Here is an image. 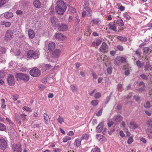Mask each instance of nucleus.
I'll list each match as a JSON object with an SVG mask.
<instances>
[{"instance_id":"nucleus-4","label":"nucleus","mask_w":152,"mask_h":152,"mask_svg":"<svg viewBox=\"0 0 152 152\" xmlns=\"http://www.w3.org/2000/svg\"><path fill=\"white\" fill-rule=\"evenodd\" d=\"M29 73L31 76L37 77L40 75L41 71L37 68L34 67L30 70Z\"/></svg>"},{"instance_id":"nucleus-29","label":"nucleus","mask_w":152,"mask_h":152,"mask_svg":"<svg viewBox=\"0 0 152 152\" xmlns=\"http://www.w3.org/2000/svg\"><path fill=\"white\" fill-rule=\"evenodd\" d=\"M117 38L121 41L126 42L127 40V39L126 37L121 36H118L117 37Z\"/></svg>"},{"instance_id":"nucleus-2","label":"nucleus","mask_w":152,"mask_h":152,"mask_svg":"<svg viewBox=\"0 0 152 152\" xmlns=\"http://www.w3.org/2000/svg\"><path fill=\"white\" fill-rule=\"evenodd\" d=\"M15 78L18 80H21L24 81H27L29 79V75L23 73H17Z\"/></svg>"},{"instance_id":"nucleus-44","label":"nucleus","mask_w":152,"mask_h":152,"mask_svg":"<svg viewBox=\"0 0 152 152\" xmlns=\"http://www.w3.org/2000/svg\"><path fill=\"white\" fill-rule=\"evenodd\" d=\"M133 139L132 137H130L127 141V143L128 144H131L133 141Z\"/></svg>"},{"instance_id":"nucleus-20","label":"nucleus","mask_w":152,"mask_h":152,"mask_svg":"<svg viewBox=\"0 0 152 152\" xmlns=\"http://www.w3.org/2000/svg\"><path fill=\"white\" fill-rule=\"evenodd\" d=\"M28 35L30 38H33L35 36V34L34 31L31 29H29L28 31Z\"/></svg>"},{"instance_id":"nucleus-53","label":"nucleus","mask_w":152,"mask_h":152,"mask_svg":"<svg viewBox=\"0 0 152 152\" xmlns=\"http://www.w3.org/2000/svg\"><path fill=\"white\" fill-rule=\"evenodd\" d=\"M113 124L114 122L112 121H109L107 123V124L109 127H111Z\"/></svg>"},{"instance_id":"nucleus-33","label":"nucleus","mask_w":152,"mask_h":152,"mask_svg":"<svg viewBox=\"0 0 152 152\" xmlns=\"http://www.w3.org/2000/svg\"><path fill=\"white\" fill-rule=\"evenodd\" d=\"M89 137V136L87 134H83L82 135V137H81V140H87Z\"/></svg>"},{"instance_id":"nucleus-58","label":"nucleus","mask_w":152,"mask_h":152,"mask_svg":"<svg viewBox=\"0 0 152 152\" xmlns=\"http://www.w3.org/2000/svg\"><path fill=\"white\" fill-rule=\"evenodd\" d=\"M4 73L1 71H0V78L4 77L5 76Z\"/></svg>"},{"instance_id":"nucleus-57","label":"nucleus","mask_w":152,"mask_h":152,"mask_svg":"<svg viewBox=\"0 0 152 152\" xmlns=\"http://www.w3.org/2000/svg\"><path fill=\"white\" fill-rule=\"evenodd\" d=\"M119 58L121 62L122 63H124L126 61V59L124 57H119Z\"/></svg>"},{"instance_id":"nucleus-62","label":"nucleus","mask_w":152,"mask_h":152,"mask_svg":"<svg viewBox=\"0 0 152 152\" xmlns=\"http://www.w3.org/2000/svg\"><path fill=\"white\" fill-rule=\"evenodd\" d=\"M139 86L140 87H145V85L144 82L141 81L139 84Z\"/></svg>"},{"instance_id":"nucleus-11","label":"nucleus","mask_w":152,"mask_h":152,"mask_svg":"<svg viewBox=\"0 0 152 152\" xmlns=\"http://www.w3.org/2000/svg\"><path fill=\"white\" fill-rule=\"evenodd\" d=\"M13 148L14 149L15 152H20L22 151V149L20 144L14 145L13 146Z\"/></svg>"},{"instance_id":"nucleus-12","label":"nucleus","mask_w":152,"mask_h":152,"mask_svg":"<svg viewBox=\"0 0 152 152\" xmlns=\"http://www.w3.org/2000/svg\"><path fill=\"white\" fill-rule=\"evenodd\" d=\"M55 47V44L54 42H51L48 45V49L50 53H52Z\"/></svg>"},{"instance_id":"nucleus-6","label":"nucleus","mask_w":152,"mask_h":152,"mask_svg":"<svg viewBox=\"0 0 152 152\" xmlns=\"http://www.w3.org/2000/svg\"><path fill=\"white\" fill-rule=\"evenodd\" d=\"M12 31L10 30H8L6 33L4 40L6 41H9L12 38Z\"/></svg>"},{"instance_id":"nucleus-9","label":"nucleus","mask_w":152,"mask_h":152,"mask_svg":"<svg viewBox=\"0 0 152 152\" xmlns=\"http://www.w3.org/2000/svg\"><path fill=\"white\" fill-rule=\"evenodd\" d=\"M58 30L60 31H63L66 30L68 28V26L64 23H59L57 25Z\"/></svg>"},{"instance_id":"nucleus-42","label":"nucleus","mask_w":152,"mask_h":152,"mask_svg":"<svg viewBox=\"0 0 152 152\" xmlns=\"http://www.w3.org/2000/svg\"><path fill=\"white\" fill-rule=\"evenodd\" d=\"M70 87L73 92H76L77 91V88L74 86L71 85Z\"/></svg>"},{"instance_id":"nucleus-32","label":"nucleus","mask_w":152,"mask_h":152,"mask_svg":"<svg viewBox=\"0 0 152 152\" xmlns=\"http://www.w3.org/2000/svg\"><path fill=\"white\" fill-rule=\"evenodd\" d=\"M81 141L80 140H79V139H76V140L75 141V145L77 147H78L80 145H81Z\"/></svg>"},{"instance_id":"nucleus-22","label":"nucleus","mask_w":152,"mask_h":152,"mask_svg":"<svg viewBox=\"0 0 152 152\" xmlns=\"http://www.w3.org/2000/svg\"><path fill=\"white\" fill-rule=\"evenodd\" d=\"M108 25L110 29L114 31H116V27L115 23L112 24L110 23Z\"/></svg>"},{"instance_id":"nucleus-35","label":"nucleus","mask_w":152,"mask_h":152,"mask_svg":"<svg viewBox=\"0 0 152 152\" xmlns=\"http://www.w3.org/2000/svg\"><path fill=\"white\" fill-rule=\"evenodd\" d=\"M91 152H100V149L97 147H96L95 148L92 149Z\"/></svg>"},{"instance_id":"nucleus-37","label":"nucleus","mask_w":152,"mask_h":152,"mask_svg":"<svg viewBox=\"0 0 152 152\" xmlns=\"http://www.w3.org/2000/svg\"><path fill=\"white\" fill-rule=\"evenodd\" d=\"M1 107L2 108H5L6 107V105H5V100L4 99H1Z\"/></svg>"},{"instance_id":"nucleus-46","label":"nucleus","mask_w":152,"mask_h":152,"mask_svg":"<svg viewBox=\"0 0 152 152\" xmlns=\"http://www.w3.org/2000/svg\"><path fill=\"white\" fill-rule=\"evenodd\" d=\"M144 107L146 108H149L150 107V102H147L144 104Z\"/></svg>"},{"instance_id":"nucleus-51","label":"nucleus","mask_w":152,"mask_h":152,"mask_svg":"<svg viewBox=\"0 0 152 152\" xmlns=\"http://www.w3.org/2000/svg\"><path fill=\"white\" fill-rule=\"evenodd\" d=\"M6 51V49L4 48L1 47L0 48V51L2 53H4Z\"/></svg>"},{"instance_id":"nucleus-21","label":"nucleus","mask_w":152,"mask_h":152,"mask_svg":"<svg viewBox=\"0 0 152 152\" xmlns=\"http://www.w3.org/2000/svg\"><path fill=\"white\" fill-rule=\"evenodd\" d=\"M114 23H115L118 26H123L124 25V23L123 20L121 19H118L116 21H115L113 22Z\"/></svg>"},{"instance_id":"nucleus-48","label":"nucleus","mask_w":152,"mask_h":152,"mask_svg":"<svg viewBox=\"0 0 152 152\" xmlns=\"http://www.w3.org/2000/svg\"><path fill=\"white\" fill-rule=\"evenodd\" d=\"M112 72V67H110L108 68L107 69V72L109 74H110Z\"/></svg>"},{"instance_id":"nucleus-52","label":"nucleus","mask_w":152,"mask_h":152,"mask_svg":"<svg viewBox=\"0 0 152 152\" xmlns=\"http://www.w3.org/2000/svg\"><path fill=\"white\" fill-rule=\"evenodd\" d=\"M147 124L149 126L152 127V119L148 120L147 122Z\"/></svg>"},{"instance_id":"nucleus-40","label":"nucleus","mask_w":152,"mask_h":152,"mask_svg":"<svg viewBox=\"0 0 152 152\" xmlns=\"http://www.w3.org/2000/svg\"><path fill=\"white\" fill-rule=\"evenodd\" d=\"M45 69L46 70L50 69L52 66L50 64H45L44 66Z\"/></svg>"},{"instance_id":"nucleus-8","label":"nucleus","mask_w":152,"mask_h":152,"mask_svg":"<svg viewBox=\"0 0 152 152\" xmlns=\"http://www.w3.org/2000/svg\"><path fill=\"white\" fill-rule=\"evenodd\" d=\"M8 84L10 86L14 85L15 83V80L14 76L12 75H9L7 80Z\"/></svg>"},{"instance_id":"nucleus-13","label":"nucleus","mask_w":152,"mask_h":152,"mask_svg":"<svg viewBox=\"0 0 152 152\" xmlns=\"http://www.w3.org/2000/svg\"><path fill=\"white\" fill-rule=\"evenodd\" d=\"M50 20L52 26H57V25H58L57 23L58 20L56 17H52L50 19Z\"/></svg>"},{"instance_id":"nucleus-60","label":"nucleus","mask_w":152,"mask_h":152,"mask_svg":"<svg viewBox=\"0 0 152 152\" xmlns=\"http://www.w3.org/2000/svg\"><path fill=\"white\" fill-rule=\"evenodd\" d=\"M124 17L128 19H129L131 18V17L129 15H128L127 13H124Z\"/></svg>"},{"instance_id":"nucleus-25","label":"nucleus","mask_w":152,"mask_h":152,"mask_svg":"<svg viewBox=\"0 0 152 152\" xmlns=\"http://www.w3.org/2000/svg\"><path fill=\"white\" fill-rule=\"evenodd\" d=\"M1 23L2 25H4L7 27H9L11 25L10 23L9 22L2 21L1 22Z\"/></svg>"},{"instance_id":"nucleus-39","label":"nucleus","mask_w":152,"mask_h":152,"mask_svg":"<svg viewBox=\"0 0 152 152\" xmlns=\"http://www.w3.org/2000/svg\"><path fill=\"white\" fill-rule=\"evenodd\" d=\"M71 137L69 136H66L64 137L63 139V142H67L68 140H70Z\"/></svg>"},{"instance_id":"nucleus-61","label":"nucleus","mask_w":152,"mask_h":152,"mask_svg":"<svg viewBox=\"0 0 152 152\" xmlns=\"http://www.w3.org/2000/svg\"><path fill=\"white\" fill-rule=\"evenodd\" d=\"M151 67V66L149 65H146L144 66L145 70H148Z\"/></svg>"},{"instance_id":"nucleus-38","label":"nucleus","mask_w":152,"mask_h":152,"mask_svg":"<svg viewBox=\"0 0 152 152\" xmlns=\"http://www.w3.org/2000/svg\"><path fill=\"white\" fill-rule=\"evenodd\" d=\"M140 77L145 80H147L148 79V77L145 74H143L140 75Z\"/></svg>"},{"instance_id":"nucleus-49","label":"nucleus","mask_w":152,"mask_h":152,"mask_svg":"<svg viewBox=\"0 0 152 152\" xmlns=\"http://www.w3.org/2000/svg\"><path fill=\"white\" fill-rule=\"evenodd\" d=\"M137 91H139L141 92L145 91V87H142L141 88L136 89Z\"/></svg>"},{"instance_id":"nucleus-45","label":"nucleus","mask_w":152,"mask_h":152,"mask_svg":"<svg viewBox=\"0 0 152 152\" xmlns=\"http://www.w3.org/2000/svg\"><path fill=\"white\" fill-rule=\"evenodd\" d=\"M99 22V20L96 19H93L91 21V23L94 24H97Z\"/></svg>"},{"instance_id":"nucleus-1","label":"nucleus","mask_w":152,"mask_h":152,"mask_svg":"<svg viewBox=\"0 0 152 152\" xmlns=\"http://www.w3.org/2000/svg\"><path fill=\"white\" fill-rule=\"evenodd\" d=\"M55 10L58 14L62 15L64 13L67 7L64 2L62 0H58L56 2Z\"/></svg>"},{"instance_id":"nucleus-7","label":"nucleus","mask_w":152,"mask_h":152,"mask_svg":"<svg viewBox=\"0 0 152 152\" xmlns=\"http://www.w3.org/2000/svg\"><path fill=\"white\" fill-rule=\"evenodd\" d=\"M7 144L6 141L3 139H0V148L4 150L7 148Z\"/></svg>"},{"instance_id":"nucleus-10","label":"nucleus","mask_w":152,"mask_h":152,"mask_svg":"<svg viewBox=\"0 0 152 152\" xmlns=\"http://www.w3.org/2000/svg\"><path fill=\"white\" fill-rule=\"evenodd\" d=\"M61 51L59 49H57L50 53H51V56L53 58H56L60 55Z\"/></svg>"},{"instance_id":"nucleus-47","label":"nucleus","mask_w":152,"mask_h":152,"mask_svg":"<svg viewBox=\"0 0 152 152\" xmlns=\"http://www.w3.org/2000/svg\"><path fill=\"white\" fill-rule=\"evenodd\" d=\"M6 2V1L5 0H0V7L4 5Z\"/></svg>"},{"instance_id":"nucleus-41","label":"nucleus","mask_w":152,"mask_h":152,"mask_svg":"<svg viewBox=\"0 0 152 152\" xmlns=\"http://www.w3.org/2000/svg\"><path fill=\"white\" fill-rule=\"evenodd\" d=\"M101 94L100 93L97 92L94 95V97L96 99L99 98L101 96Z\"/></svg>"},{"instance_id":"nucleus-24","label":"nucleus","mask_w":152,"mask_h":152,"mask_svg":"<svg viewBox=\"0 0 152 152\" xmlns=\"http://www.w3.org/2000/svg\"><path fill=\"white\" fill-rule=\"evenodd\" d=\"M13 16V14L11 12H6L4 14V17L6 18H10Z\"/></svg>"},{"instance_id":"nucleus-26","label":"nucleus","mask_w":152,"mask_h":152,"mask_svg":"<svg viewBox=\"0 0 152 152\" xmlns=\"http://www.w3.org/2000/svg\"><path fill=\"white\" fill-rule=\"evenodd\" d=\"M6 126L0 122V130L4 131L6 130Z\"/></svg>"},{"instance_id":"nucleus-63","label":"nucleus","mask_w":152,"mask_h":152,"mask_svg":"<svg viewBox=\"0 0 152 152\" xmlns=\"http://www.w3.org/2000/svg\"><path fill=\"white\" fill-rule=\"evenodd\" d=\"M134 98L136 102H138L140 98V97L137 96H134Z\"/></svg>"},{"instance_id":"nucleus-18","label":"nucleus","mask_w":152,"mask_h":152,"mask_svg":"<svg viewBox=\"0 0 152 152\" xmlns=\"http://www.w3.org/2000/svg\"><path fill=\"white\" fill-rule=\"evenodd\" d=\"M107 46V44L105 42H103L99 48V50L100 51L104 53L105 52V50Z\"/></svg>"},{"instance_id":"nucleus-43","label":"nucleus","mask_w":152,"mask_h":152,"mask_svg":"<svg viewBox=\"0 0 152 152\" xmlns=\"http://www.w3.org/2000/svg\"><path fill=\"white\" fill-rule=\"evenodd\" d=\"M102 111L103 109L101 108L99 110L98 112L96 113V115L98 117L102 115Z\"/></svg>"},{"instance_id":"nucleus-55","label":"nucleus","mask_w":152,"mask_h":152,"mask_svg":"<svg viewBox=\"0 0 152 152\" xmlns=\"http://www.w3.org/2000/svg\"><path fill=\"white\" fill-rule=\"evenodd\" d=\"M147 133L148 134H152V129H147L146 130Z\"/></svg>"},{"instance_id":"nucleus-50","label":"nucleus","mask_w":152,"mask_h":152,"mask_svg":"<svg viewBox=\"0 0 152 152\" xmlns=\"http://www.w3.org/2000/svg\"><path fill=\"white\" fill-rule=\"evenodd\" d=\"M144 52L145 53H149L150 52H149V48L148 47H145L144 48Z\"/></svg>"},{"instance_id":"nucleus-56","label":"nucleus","mask_w":152,"mask_h":152,"mask_svg":"<svg viewBox=\"0 0 152 152\" xmlns=\"http://www.w3.org/2000/svg\"><path fill=\"white\" fill-rule=\"evenodd\" d=\"M58 121L60 123L62 124V123L64 122V119L63 118L59 117L58 119Z\"/></svg>"},{"instance_id":"nucleus-30","label":"nucleus","mask_w":152,"mask_h":152,"mask_svg":"<svg viewBox=\"0 0 152 152\" xmlns=\"http://www.w3.org/2000/svg\"><path fill=\"white\" fill-rule=\"evenodd\" d=\"M99 101L97 100H93L91 102V104L94 106H97L98 104Z\"/></svg>"},{"instance_id":"nucleus-14","label":"nucleus","mask_w":152,"mask_h":152,"mask_svg":"<svg viewBox=\"0 0 152 152\" xmlns=\"http://www.w3.org/2000/svg\"><path fill=\"white\" fill-rule=\"evenodd\" d=\"M129 127L132 129H135L137 128L138 126V124H136L134 121H131L129 124Z\"/></svg>"},{"instance_id":"nucleus-36","label":"nucleus","mask_w":152,"mask_h":152,"mask_svg":"<svg viewBox=\"0 0 152 152\" xmlns=\"http://www.w3.org/2000/svg\"><path fill=\"white\" fill-rule=\"evenodd\" d=\"M117 5L118 6V8L121 11H124V7L121 5L120 3H118L117 4Z\"/></svg>"},{"instance_id":"nucleus-28","label":"nucleus","mask_w":152,"mask_h":152,"mask_svg":"<svg viewBox=\"0 0 152 152\" xmlns=\"http://www.w3.org/2000/svg\"><path fill=\"white\" fill-rule=\"evenodd\" d=\"M136 64L139 68H141L143 66V64H142L141 61L139 60L137 61Z\"/></svg>"},{"instance_id":"nucleus-64","label":"nucleus","mask_w":152,"mask_h":152,"mask_svg":"<svg viewBox=\"0 0 152 152\" xmlns=\"http://www.w3.org/2000/svg\"><path fill=\"white\" fill-rule=\"evenodd\" d=\"M101 41L100 40H99V39L97 40L95 43L96 45L97 46H99L101 44Z\"/></svg>"},{"instance_id":"nucleus-15","label":"nucleus","mask_w":152,"mask_h":152,"mask_svg":"<svg viewBox=\"0 0 152 152\" xmlns=\"http://www.w3.org/2000/svg\"><path fill=\"white\" fill-rule=\"evenodd\" d=\"M54 36L56 39L58 40H62L65 39L64 36L61 33L56 34Z\"/></svg>"},{"instance_id":"nucleus-16","label":"nucleus","mask_w":152,"mask_h":152,"mask_svg":"<svg viewBox=\"0 0 152 152\" xmlns=\"http://www.w3.org/2000/svg\"><path fill=\"white\" fill-rule=\"evenodd\" d=\"M103 128V124L100 123L96 128V132L98 133H100L102 130Z\"/></svg>"},{"instance_id":"nucleus-27","label":"nucleus","mask_w":152,"mask_h":152,"mask_svg":"<svg viewBox=\"0 0 152 152\" xmlns=\"http://www.w3.org/2000/svg\"><path fill=\"white\" fill-rule=\"evenodd\" d=\"M80 21V20L77 14H76L75 20V23L77 26H78L79 23Z\"/></svg>"},{"instance_id":"nucleus-19","label":"nucleus","mask_w":152,"mask_h":152,"mask_svg":"<svg viewBox=\"0 0 152 152\" xmlns=\"http://www.w3.org/2000/svg\"><path fill=\"white\" fill-rule=\"evenodd\" d=\"M33 4L34 7L37 8L40 7L41 3L39 0H34Z\"/></svg>"},{"instance_id":"nucleus-34","label":"nucleus","mask_w":152,"mask_h":152,"mask_svg":"<svg viewBox=\"0 0 152 152\" xmlns=\"http://www.w3.org/2000/svg\"><path fill=\"white\" fill-rule=\"evenodd\" d=\"M121 61L119 58V57L117 58L114 61L115 64L117 65H120L121 64Z\"/></svg>"},{"instance_id":"nucleus-59","label":"nucleus","mask_w":152,"mask_h":152,"mask_svg":"<svg viewBox=\"0 0 152 152\" xmlns=\"http://www.w3.org/2000/svg\"><path fill=\"white\" fill-rule=\"evenodd\" d=\"M23 109L24 110L28 111L31 109V108L25 106L23 107Z\"/></svg>"},{"instance_id":"nucleus-5","label":"nucleus","mask_w":152,"mask_h":152,"mask_svg":"<svg viewBox=\"0 0 152 152\" xmlns=\"http://www.w3.org/2000/svg\"><path fill=\"white\" fill-rule=\"evenodd\" d=\"M92 15V11L88 7H84L83 12H82V17H84L87 15L88 16H91Z\"/></svg>"},{"instance_id":"nucleus-17","label":"nucleus","mask_w":152,"mask_h":152,"mask_svg":"<svg viewBox=\"0 0 152 152\" xmlns=\"http://www.w3.org/2000/svg\"><path fill=\"white\" fill-rule=\"evenodd\" d=\"M123 117L120 115H116L114 116L113 118V120L116 122H119L121 121L123 119Z\"/></svg>"},{"instance_id":"nucleus-31","label":"nucleus","mask_w":152,"mask_h":152,"mask_svg":"<svg viewBox=\"0 0 152 152\" xmlns=\"http://www.w3.org/2000/svg\"><path fill=\"white\" fill-rule=\"evenodd\" d=\"M21 119L20 115V116H18V115H16L15 120L19 124H21Z\"/></svg>"},{"instance_id":"nucleus-23","label":"nucleus","mask_w":152,"mask_h":152,"mask_svg":"<svg viewBox=\"0 0 152 152\" xmlns=\"http://www.w3.org/2000/svg\"><path fill=\"white\" fill-rule=\"evenodd\" d=\"M43 116L45 123L46 124H48L49 122V120L48 115L47 113H44Z\"/></svg>"},{"instance_id":"nucleus-54","label":"nucleus","mask_w":152,"mask_h":152,"mask_svg":"<svg viewBox=\"0 0 152 152\" xmlns=\"http://www.w3.org/2000/svg\"><path fill=\"white\" fill-rule=\"evenodd\" d=\"M26 115H25L24 114H22L20 115V117H21V119L23 120H25L26 119Z\"/></svg>"},{"instance_id":"nucleus-3","label":"nucleus","mask_w":152,"mask_h":152,"mask_svg":"<svg viewBox=\"0 0 152 152\" xmlns=\"http://www.w3.org/2000/svg\"><path fill=\"white\" fill-rule=\"evenodd\" d=\"M39 55L38 51H34L33 50H30L27 53V57L31 59H37L39 57Z\"/></svg>"}]
</instances>
